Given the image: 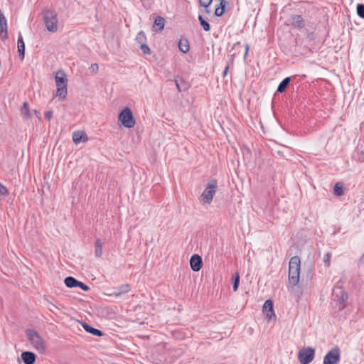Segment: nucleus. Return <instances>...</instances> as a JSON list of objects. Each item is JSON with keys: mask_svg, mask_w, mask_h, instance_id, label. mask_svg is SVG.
Masks as SVG:
<instances>
[{"mask_svg": "<svg viewBox=\"0 0 364 364\" xmlns=\"http://www.w3.org/2000/svg\"><path fill=\"white\" fill-rule=\"evenodd\" d=\"M213 0H199V4L203 7H209Z\"/></svg>", "mask_w": 364, "mask_h": 364, "instance_id": "72a5a7b5", "label": "nucleus"}, {"mask_svg": "<svg viewBox=\"0 0 364 364\" xmlns=\"http://www.w3.org/2000/svg\"><path fill=\"white\" fill-rule=\"evenodd\" d=\"M175 83H176V87H177V89H178V92H181V91H182V90H181V87H180V85H179V83H178V80H175Z\"/></svg>", "mask_w": 364, "mask_h": 364, "instance_id": "79ce46f5", "label": "nucleus"}, {"mask_svg": "<svg viewBox=\"0 0 364 364\" xmlns=\"http://www.w3.org/2000/svg\"><path fill=\"white\" fill-rule=\"evenodd\" d=\"M118 119L122 124L127 128H132L136 124L133 113L127 107L122 110L119 114Z\"/></svg>", "mask_w": 364, "mask_h": 364, "instance_id": "39448f33", "label": "nucleus"}, {"mask_svg": "<svg viewBox=\"0 0 364 364\" xmlns=\"http://www.w3.org/2000/svg\"><path fill=\"white\" fill-rule=\"evenodd\" d=\"M359 264H360V265H361V266H363L364 267V254L360 258Z\"/></svg>", "mask_w": 364, "mask_h": 364, "instance_id": "58836bf2", "label": "nucleus"}, {"mask_svg": "<svg viewBox=\"0 0 364 364\" xmlns=\"http://www.w3.org/2000/svg\"><path fill=\"white\" fill-rule=\"evenodd\" d=\"M331 252H327L323 257V262L325 264V266L327 267H328L331 264Z\"/></svg>", "mask_w": 364, "mask_h": 364, "instance_id": "2f4dec72", "label": "nucleus"}, {"mask_svg": "<svg viewBox=\"0 0 364 364\" xmlns=\"http://www.w3.org/2000/svg\"><path fill=\"white\" fill-rule=\"evenodd\" d=\"M228 70H229V65L228 64L223 71V77H225L227 75Z\"/></svg>", "mask_w": 364, "mask_h": 364, "instance_id": "a19ab883", "label": "nucleus"}, {"mask_svg": "<svg viewBox=\"0 0 364 364\" xmlns=\"http://www.w3.org/2000/svg\"><path fill=\"white\" fill-rule=\"evenodd\" d=\"M43 18L46 27L48 31L55 32L58 30V16L54 10H44Z\"/></svg>", "mask_w": 364, "mask_h": 364, "instance_id": "7ed1b4c3", "label": "nucleus"}, {"mask_svg": "<svg viewBox=\"0 0 364 364\" xmlns=\"http://www.w3.org/2000/svg\"><path fill=\"white\" fill-rule=\"evenodd\" d=\"M357 14L361 18H364V4H358L357 5Z\"/></svg>", "mask_w": 364, "mask_h": 364, "instance_id": "7c9ffc66", "label": "nucleus"}, {"mask_svg": "<svg viewBox=\"0 0 364 364\" xmlns=\"http://www.w3.org/2000/svg\"><path fill=\"white\" fill-rule=\"evenodd\" d=\"M315 357V349L312 347L302 348L298 353V360L301 364H309Z\"/></svg>", "mask_w": 364, "mask_h": 364, "instance_id": "423d86ee", "label": "nucleus"}, {"mask_svg": "<svg viewBox=\"0 0 364 364\" xmlns=\"http://www.w3.org/2000/svg\"><path fill=\"white\" fill-rule=\"evenodd\" d=\"M355 157L359 161H364V149H358L355 152Z\"/></svg>", "mask_w": 364, "mask_h": 364, "instance_id": "c85d7f7f", "label": "nucleus"}, {"mask_svg": "<svg viewBox=\"0 0 364 364\" xmlns=\"http://www.w3.org/2000/svg\"><path fill=\"white\" fill-rule=\"evenodd\" d=\"M103 242L101 239L97 238L95 242V255L97 258H100L102 255Z\"/></svg>", "mask_w": 364, "mask_h": 364, "instance_id": "a211bd4d", "label": "nucleus"}, {"mask_svg": "<svg viewBox=\"0 0 364 364\" xmlns=\"http://www.w3.org/2000/svg\"><path fill=\"white\" fill-rule=\"evenodd\" d=\"M55 80L57 87L55 97H58L60 100H65L68 95V78L65 73L62 70H58Z\"/></svg>", "mask_w": 364, "mask_h": 364, "instance_id": "f257e3e1", "label": "nucleus"}, {"mask_svg": "<svg viewBox=\"0 0 364 364\" xmlns=\"http://www.w3.org/2000/svg\"><path fill=\"white\" fill-rule=\"evenodd\" d=\"M25 332L33 347L41 353H45L46 350V344L39 333L33 329H26Z\"/></svg>", "mask_w": 364, "mask_h": 364, "instance_id": "f03ea898", "label": "nucleus"}, {"mask_svg": "<svg viewBox=\"0 0 364 364\" xmlns=\"http://www.w3.org/2000/svg\"><path fill=\"white\" fill-rule=\"evenodd\" d=\"M49 304L51 305V308L58 309V307L55 304H53V303L49 301Z\"/></svg>", "mask_w": 364, "mask_h": 364, "instance_id": "a18cd8bd", "label": "nucleus"}, {"mask_svg": "<svg viewBox=\"0 0 364 364\" xmlns=\"http://www.w3.org/2000/svg\"><path fill=\"white\" fill-rule=\"evenodd\" d=\"M249 49H250V46L248 44H246L245 45V55H244V58H246L247 53H248V51H249Z\"/></svg>", "mask_w": 364, "mask_h": 364, "instance_id": "ea45409f", "label": "nucleus"}, {"mask_svg": "<svg viewBox=\"0 0 364 364\" xmlns=\"http://www.w3.org/2000/svg\"><path fill=\"white\" fill-rule=\"evenodd\" d=\"M140 48L142 51V53L144 55L149 54L151 53L149 47L146 45V43H143L140 46Z\"/></svg>", "mask_w": 364, "mask_h": 364, "instance_id": "473e14b6", "label": "nucleus"}, {"mask_svg": "<svg viewBox=\"0 0 364 364\" xmlns=\"http://www.w3.org/2000/svg\"><path fill=\"white\" fill-rule=\"evenodd\" d=\"M333 296L340 304H344L348 300V294L341 288H336L333 290Z\"/></svg>", "mask_w": 364, "mask_h": 364, "instance_id": "6e6552de", "label": "nucleus"}, {"mask_svg": "<svg viewBox=\"0 0 364 364\" xmlns=\"http://www.w3.org/2000/svg\"><path fill=\"white\" fill-rule=\"evenodd\" d=\"M341 358V351L336 346L329 350L323 358V364H338Z\"/></svg>", "mask_w": 364, "mask_h": 364, "instance_id": "0eeeda50", "label": "nucleus"}, {"mask_svg": "<svg viewBox=\"0 0 364 364\" xmlns=\"http://www.w3.org/2000/svg\"><path fill=\"white\" fill-rule=\"evenodd\" d=\"M204 9H205V12L207 14H210L211 13L210 10L209 9V7H204Z\"/></svg>", "mask_w": 364, "mask_h": 364, "instance_id": "37998d69", "label": "nucleus"}, {"mask_svg": "<svg viewBox=\"0 0 364 364\" xmlns=\"http://www.w3.org/2000/svg\"><path fill=\"white\" fill-rule=\"evenodd\" d=\"M292 25L294 27L302 28L304 27V21L301 15H295L292 16Z\"/></svg>", "mask_w": 364, "mask_h": 364, "instance_id": "aec40b11", "label": "nucleus"}, {"mask_svg": "<svg viewBox=\"0 0 364 364\" xmlns=\"http://www.w3.org/2000/svg\"><path fill=\"white\" fill-rule=\"evenodd\" d=\"M240 42H237L236 43L234 44L233 48H235L237 46H240Z\"/></svg>", "mask_w": 364, "mask_h": 364, "instance_id": "49530a36", "label": "nucleus"}, {"mask_svg": "<svg viewBox=\"0 0 364 364\" xmlns=\"http://www.w3.org/2000/svg\"><path fill=\"white\" fill-rule=\"evenodd\" d=\"M44 117H45L46 119H47L48 121L50 120L53 117V111L52 110L46 111L44 113Z\"/></svg>", "mask_w": 364, "mask_h": 364, "instance_id": "e433bc0d", "label": "nucleus"}, {"mask_svg": "<svg viewBox=\"0 0 364 364\" xmlns=\"http://www.w3.org/2000/svg\"><path fill=\"white\" fill-rule=\"evenodd\" d=\"M263 311L266 312L267 319L270 320L275 317L274 311L273 301L271 299L267 300L263 306Z\"/></svg>", "mask_w": 364, "mask_h": 364, "instance_id": "9b49d317", "label": "nucleus"}, {"mask_svg": "<svg viewBox=\"0 0 364 364\" xmlns=\"http://www.w3.org/2000/svg\"><path fill=\"white\" fill-rule=\"evenodd\" d=\"M300 272H289V288H293L299 282Z\"/></svg>", "mask_w": 364, "mask_h": 364, "instance_id": "4468645a", "label": "nucleus"}, {"mask_svg": "<svg viewBox=\"0 0 364 364\" xmlns=\"http://www.w3.org/2000/svg\"><path fill=\"white\" fill-rule=\"evenodd\" d=\"M18 53L21 60L24 58L25 55V43L23 37L21 33L18 34Z\"/></svg>", "mask_w": 364, "mask_h": 364, "instance_id": "dca6fc26", "label": "nucleus"}, {"mask_svg": "<svg viewBox=\"0 0 364 364\" xmlns=\"http://www.w3.org/2000/svg\"><path fill=\"white\" fill-rule=\"evenodd\" d=\"M82 326L87 332L94 336H102L103 335V333L100 330L93 328L87 323H84Z\"/></svg>", "mask_w": 364, "mask_h": 364, "instance_id": "6ab92c4d", "label": "nucleus"}, {"mask_svg": "<svg viewBox=\"0 0 364 364\" xmlns=\"http://www.w3.org/2000/svg\"><path fill=\"white\" fill-rule=\"evenodd\" d=\"M21 356L25 364H33L36 360V355L35 353L30 351L23 352Z\"/></svg>", "mask_w": 364, "mask_h": 364, "instance_id": "f8f14e48", "label": "nucleus"}, {"mask_svg": "<svg viewBox=\"0 0 364 364\" xmlns=\"http://www.w3.org/2000/svg\"><path fill=\"white\" fill-rule=\"evenodd\" d=\"M178 46L180 51L183 53H187L190 50L189 41L187 38H181Z\"/></svg>", "mask_w": 364, "mask_h": 364, "instance_id": "f3484780", "label": "nucleus"}, {"mask_svg": "<svg viewBox=\"0 0 364 364\" xmlns=\"http://www.w3.org/2000/svg\"><path fill=\"white\" fill-rule=\"evenodd\" d=\"M221 4H223V5H227L228 4V2L225 1V0H220Z\"/></svg>", "mask_w": 364, "mask_h": 364, "instance_id": "c03bdc74", "label": "nucleus"}, {"mask_svg": "<svg viewBox=\"0 0 364 364\" xmlns=\"http://www.w3.org/2000/svg\"><path fill=\"white\" fill-rule=\"evenodd\" d=\"M290 80L291 79L289 77L284 78L278 85L277 92L279 93L284 92L289 85Z\"/></svg>", "mask_w": 364, "mask_h": 364, "instance_id": "5701e85b", "label": "nucleus"}, {"mask_svg": "<svg viewBox=\"0 0 364 364\" xmlns=\"http://www.w3.org/2000/svg\"><path fill=\"white\" fill-rule=\"evenodd\" d=\"M20 112L21 114L25 119H30L31 117V114L28 107V103L27 102H23L22 107H21Z\"/></svg>", "mask_w": 364, "mask_h": 364, "instance_id": "4be33fe9", "label": "nucleus"}, {"mask_svg": "<svg viewBox=\"0 0 364 364\" xmlns=\"http://www.w3.org/2000/svg\"><path fill=\"white\" fill-rule=\"evenodd\" d=\"M9 193L7 188L6 186H4L3 184L0 183V196H5L7 195Z\"/></svg>", "mask_w": 364, "mask_h": 364, "instance_id": "f704fd0d", "label": "nucleus"}, {"mask_svg": "<svg viewBox=\"0 0 364 364\" xmlns=\"http://www.w3.org/2000/svg\"><path fill=\"white\" fill-rule=\"evenodd\" d=\"M333 191L334 193L338 196H341L344 193L343 186L338 183L335 184Z\"/></svg>", "mask_w": 364, "mask_h": 364, "instance_id": "cd10ccee", "label": "nucleus"}, {"mask_svg": "<svg viewBox=\"0 0 364 364\" xmlns=\"http://www.w3.org/2000/svg\"><path fill=\"white\" fill-rule=\"evenodd\" d=\"M136 41L140 45L145 43L146 42V36L144 31H140L138 33L136 37Z\"/></svg>", "mask_w": 364, "mask_h": 364, "instance_id": "bb28decb", "label": "nucleus"}, {"mask_svg": "<svg viewBox=\"0 0 364 364\" xmlns=\"http://www.w3.org/2000/svg\"><path fill=\"white\" fill-rule=\"evenodd\" d=\"M130 291V287L128 284H124L121 286H119L117 289H115V290L110 294V296H113L114 297H119L122 296L124 294H126Z\"/></svg>", "mask_w": 364, "mask_h": 364, "instance_id": "ddd939ff", "label": "nucleus"}, {"mask_svg": "<svg viewBox=\"0 0 364 364\" xmlns=\"http://www.w3.org/2000/svg\"><path fill=\"white\" fill-rule=\"evenodd\" d=\"M165 26V18L162 16H157L154 23V27H157L156 29L157 31H161L164 29Z\"/></svg>", "mask_w": 364, "mask_h": 364, "instance_id": "412c9836", "label": "nucleus"}, {"mask_svg": "<svg viewBox=\"0 0 364 364\" xmlns=\"http://www.w3.org/2000/svg\"><path fill=\"white\" fill-rule=\"evenodd\" d=\"M73 140L75 144L87 140V136L84 132L76 131L73 133Z\"/></svg>", "mask_w": 364, "mask_h": 364, "instance_id": "2eb2a0df", "label": "nucleus"}, {"mask_svg": "<svg viewBox=\"0 0 364 364\" xmlns=\"http://www.w3.org/2000/svg\"><path fill=\"white\" fill-rule=\"evenodd\" d=\"M77 287H80L81 289L84 291H88L90 289L89 287L84 283L78 281V284H77Z\"/></svg>", "mask_w": 364, "mask_h": 364, "instance_id": "c9c22d12", "label": "nucleus"}, {"mask_svg": "<svg viewBox=\"0 0 364 364\" xmlns=\"http://www.w3.org/2000/svg\"><path fill=\"white\" fill-rule=\"evenodd\" d=\"M301 262L298 256L292 257L289 262V272H300Z\"/></svg>", "mask_w": 364, "mask_h": 364, "instance_id": "9d476101", "label": "nucleus"}, {"mask_svg": "<svg viewBox=\"0 0 364 364\" xmlns=\"http://www.w3.org/2000/svg\"><path fill=\"white\" fill-rule=\"evenodd\" d=\"M226 5H223L220 3V4L215 9V15L218 17L222 16L225 13V9Z\"/></svg>", "mask_w": 364, "mask_h": 364, "instance_id": "a878e982", "label": "nucleus"}, {"mask_svg": "<svg viewBox=\"0 0 364 364\" xmlns=\"http://www.w3.org/2000/svg\"><path fill=\"white\" fill-rule=\"evenodd\" d=\"M190 265L193 271L198 272L203 266V260L200 255H193L190 259Z\"/></svg>", "mask_w": 364, "mask_h": 364, "instance_id": "1a4fd4ad", "label": "nucleus"}, {"mask_svg": "<svg viewBox=\"0 0 364 364\" xmlns=\"http://www.w3.org/2000/svg\"><path fill=\"white\" fill-rule=\"evenodd\" d=\"M198 20L200 26L203 27L205 31H209L210 30V23L206 20H205L201 15L198 16Z\"/></svg>", "mask_w": 364, "mask_h": 364, "instance_id": "393cba45", "label": "nucleus"}, {"mask_svg": "<svg viewBox=\"0 0 364 364\" xmlns=\"http://www.w3.org/2000/svg\"><path fill=\"white\" fill-rule=\"evenodd\" d=\"M90 69L94 72V73H97L98 69H99V66H98V64L97 63H93L90 65Z\"/></svg>", "mask_w": 364, "mask_h": 364, "instance_id": "4c0bfd02", "label": "nucleus"}, {"mask_svg": "<svg viewBox=\"0 0 364 364\" xmlns=\"http://www.w3.org/2000/svg\"><path fill=\"white\" fill-rule=\"evenodd\" d=\"M239 283H240V275H239V273H236V275L233 279V282H232V288H233V290L234 291H236L238 289V287H239Z\"/></svg>", "mask_w": 364, "mask_h": 364, "instance_id": "c756f323", "label": "nucleus"}, {"mask_svg": "<svg viewBox=\"0 0 364 364\" xmlns=\"http://www.w3.org/2000/svg\"><path fill=\"white\" fill-rule=\"evenodd\" d=\"M218 189V182L215 179L211 180L207 185L200 196L205 203L210 204Z\"/></svg>", "mask_w": 364, "mask_h": 364, "instance_id": "20e7f679", "label": "nucleus"}, {"mask_svg": "<svg viewBox=\"0 0 364 364\" xmlns=\"http://www.w3.org/2000/svg\"><path fill=\"white\" fill-rule=\"evenodd\" d=\"M64 282L65 285L69 288L77 287V284H78V281L73 277H66L64 280Z\"/></svg>", "mask_w": 364, "mask_h": 364, "instance_id": "b1692460", "label": "nucleus"}]
</instances>
